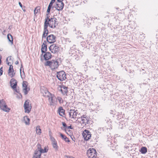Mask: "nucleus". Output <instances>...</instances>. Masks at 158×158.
<instances>
[{
	"label": "nucleus",
	"instance_id": "nucleus-1",
	"mask_svg": "<svg viewBox=\"0 0 158 158\" xmlns=\"http://www.w3.org/2000/svg\"><path fill=\"white\" fill-rule=\"evenodd\" d=\"M46 15V17L45 18L44 24H47V26H49L50 28L54 29L58 25L57 19L56 18L53 17L49 18L48 13Z\"/></svg>",
	"mask_w": 158,
	"mask_h": 158
},
{
	"label": "nucleus",
	"instance_id": "nucleus-2",
	"mask_svg": "<svg viewBox=\"0 0 158 158\" xmlns=\"http://www.w3.org/2000/svg\"><path fill=\"white\" fill-rule=\"evenodd\" d=\"M45 66H48L53 71L57 69L59 65V62L56 59L47 60L44 64Z\"/></svg>",
	"mask_w": 158,
	"mask_h": 158
},
{
	"label": "nucleus",
	"instance_id": "nucleus-3",
	"mask_svg": "<svg viewBox=\"0 0 158 158\" xmlns=\"http://www.w3.org/2000/svg\"><path fill=\"white\" fill-rule=\"evenodd\" d=\"M69 114L70 118L74 119L77 118L76 120L80 118V114L78 113L77 110H75L73 109H71L69 112Z\"/></svg>",
	"mask_w": 158,
	"mask_h": 158
},
{
	"label": "nucleus",
	"instance_id": "nucleus-4",
	"mask_svg": "<svg viewBox=\"0 0 158 158\" xmlns=\"http://www.w3.org/2000/svg\"><path fill=\"white\" fill-rule=\"evenodd\" d=\"M0 108L1 109L6 112H9L10 110V109L8 107L3 99L0 100Z\"/></svg>",
	"mask_w": 158,
	"mask_h": 158
},
{
	"label": "nucleus",
	"instance_id": "nucleus-5",
	"mask_svg": "<svg viewBox=\"0 0 158 158\" xmlns=\"http://www.w3.org/2000/svg\"><path fill=\"white\" fill-rule=\"evenodd\" d=\"M56 77L61 81L64 80L66 78V74L63 71H61L57 73Z\"/></svg>",
	"mask_w": 158,
	"mask_h": 158
},
{
	"label": "nucleus",
	"instance_id": "nucleus-6",
	"mask_svg": "<svg viewBox=\"0 0 158 158\" xmlns=\"http://www.w3.org/2000/svg\"><path fill=\"white\" fill-rule=\"evenodd\" d=\"M96 153L95 149H89L87 152L89 158H95L96 157Z\"/></svg>",
	"mask_w": 158,
	"mask_h": 158
},
{
	"label": "nucleus",
	"instance_id": "nucleus-7",
	"mask_svg": "<svg viewBox=\"0 0 158 158\" xmlns=\"http://www.w3.org/2000/svg\"><path fill=\"white\" fill-rule=\"evenodd\" d=\"M49 49L52 53H56L59 51L60 50V48L58 45L56 44H53L51 45L50 46Z\"/></svg>",
	"mask_w": 158,
	"mask_h": 158
},
{
	"label": "nucleus",
	"instance_id": "nucleus-8",
	"mask_svg": "<svg viewBox=\"0 0 158 158\" xmlns=\"http://www.w3.org/2000/svg\"><path fill=\"white\" fill-rule=\"evenodd\" d=\"M17 81L14 78H12L10 81V86L16 92L18 93L19 92V89L17 88Z\"/></svg>",
	"mask_w": 158,
	"mask_h": 158
},
{
	"label": "nucleus",
	"instance_id": "nucleus-9",
	"mask_svg": "<svg viewBox=\"0 0 158 158\" xmlns=\"http://www.w3.org/2000/svg\"><path fill=\"white\" fill-rule=\"evenodd\" d=\"M82 135L85 140H89L91 137V132L88 130H85L83 131Z\"/></svg>",
	"mask_w": 158,
	"mask_h": 158
},
{
	"label": "nucleus",
	"instance_id": "nucleus-10",
	"mask_svg": "<svg viewBox=\"0 0 158 158\" xmlns=\"http://www.w3.org/2000/svg\"><path fill=\"white\" fill-rule=\"evenodd\" d=\"M24 107L25 110V112L29 113L31 110V104H29V100H26L24 104Z\"/></svg>",
	"mask_w": 158,
	"mask_h": 158
},
{
	"label": "nucleus",
	"instance_id": "nucleus-11",
	"mask_svg": "<svg viewBox=\"0 0 158 158\" xmlns=\"http://www.w3.org/2000/svg\"><path fill=\"white\" fill-rule=\"evenodd\" d=\"M64 4L62 1H57L56 2V5L54 7L58 11L61 10L64 7Z\"/></svg>",
	"mask_w": 158,
	"mask_h": 158
},
{
	"label": "nucleus",
	"instance_id": "nucleus-12",
	"mask_svg": "<svg viewBox=\"0 0 158 158\" xmlns=\"http://www.w3.org/2000/svg\"><path fill=\"white\" fill-rule=\"evenodd\" d=\"M56 97L52 95L48 98L49 102L51 106H55L57 104V101L55 99Z\"/></svg>",
	"mask_w": 158,
	"mask_h": 158
},
{
	"label": "nucleus",
	"instance_id": "nucleus-13",
	"mask_svg": "<svg viewBox=\"0 0 158 158\" xmlns=\"http://www.w3.org/2000/svg\"><path fill=\"white\" fill-rule=\"evenodd\" d=\"M47 40L50 44L54 43L56 40V37L53 35H50L47 37Z\"/></svg>",
	"mask_w": 158,
	"mask_h": 158
},
{
	"label": "nucleus",
	"instance_id": "nucleus-14",
	"mask_svg": "<svg viewBox=\"0 0 158 158\" xmlns=\"http://www.w3.org/2000/svg\"><path fill=\"white\" fill-rule=\"evenodd\" d=\"M80 118L81 120L82 123L84 126L86 124H89V118L85 115H83L82 116L80 117Z\"/></svg>",
	"mask_w": 158,
	"mask_h": 158
},
{
	"label": "nucleus",
	"instance_id": "nucleus-15",
	"mask_svg": "<svg viewBox=\"0 0 158 158\" xmlns=\"http://www.w3.org/2000/svg\"><path fill=\"white\" fill-rule=\"evenodd\" d=\"M27 82L23 81V90L25 95H26L28 93V91L30 90V89L27 88Z\"/></svg>",
	"mask_w": 158,
	"mask_h": 158
},
{
	"label": "nucleus",
	"instance_id": "nucleus-16",
	"mask_svg": "<svg viewBox=\"0 0 158 158\" xmlns=\"http://www.w3.org/2000/svg\"><path fill=\"white\" fill-rule=\"evenodd\" d=\"M56 0H51L50 2L47 10V13L49 14L50 12L51 9L52 8H53L54 6H52L53 4L55 2ZM57 1H62L63 0H57Z\"/></svg>",
	"mask_w": 158,
	"mask_h": 158
},
{
	"label": "nucleus",
	"instance_id": "nucleus-17",
	"mask_svg": "<svg viewBox=\"0 0 158 158\" xmlns=\"http://www.w3.org/2000/svg\"><path fill=\"white\" fill-rule=\"evenodd\" d=\"M48 26L47 24H44V31L42 35V38H45L48 33Z\"/></svg>",
	"mask_w": 158,
	"mask_h": 158
},
{
	"label": "nucleus",
	"instance_id": "nucleus-18",
	"mask_svg": "<svg viewBox=\"0 0 158 158\" xmlns=\"http://www.w3.org/2000/svg\"><path fill=\"white\" fill-rule=\"evenodd\" d=\"M61 89H60V91L62 94L64 95H67L68 93V87L62 85L61 86Z\"/></svg>",
	"mask_w": 158,
	"mask_h": 158
},
{
	"label": "nucleus",
	"instance_id": "nucleus-19",
	"mask_svg": "<svg viewBox=\"0 0 158 158\" xmlns=\"http://www.w3.org/2000/svg\"><path fill=\"white\" fill-rule=\"evenodd\" d=\"M46 43V41H44L42 45L41 51L43 53H45L47 51V45L45 44Z\"/></svg>",
	"mask_w": 158,
	"mask_h": 158
},
{
	"label": "nucleus",
	"instance_id": "nucleus-20",
	"mask_svg": "<svg viewBox=\"0 0 158 158\" xmlns=\"http://www.w3.org/2000/svg\"><path fill=\"white\" fill-rule=\"evenodd\" d=\"M44 55V59L45 60H48L51 58L52 55L49 52H45Z\"/></svg>",
	"mask_w": 158,
	"mask_h": 158
},
{
	"label": "nucleus",
	"instance_id": "nucleus-21",
	"mask_svg": "<svg viewBox=\"0 0 158 158\" xmlns=\"http://www.w3.org/2000/svg\"><path fill=\"white\" fill-rule=\"evenodd\" d=\"M41 92L43 94V96L46 97H47L49 98L51 95H52V94H51L47 90L43 91H41Z\"/></svg>",
	"mask_w": 158,
	"mask_h": 158
},
{
	"label": "nucleus",
	"instance_id": "nucleus-22",
	"mask_svg": "<svg viewBox=\"0 0 158 158\" xmlns=\"http://www.w3.org/2000/svg\"><path fill=\"white\" fill-rule=\"evenodd\" d=\"M48 149H40V150H36L40 156H41V153L47 152L48 151Z\"/></svg>",
	"mask_w": 158,
	"mask_h": 158
},
{
	"label": "nucleus",
	"instance_id": "nucleus-23",
	"mask_svg": "<svg viewBox=\"0 0 158 158\" xmlns=\"http://www.w3.org/2000/svg\"><path fill=\"white\" fill-rule=\"evenodd\" d=\"M58 111H59V115L61 116H63L64 114L65 110L62 107H59Z\"/></svg>",
	"mask_w": 158,
	"mask_h": 158
},
{
	"label": "nucleus",
	"instance_id": "nucleus-24",
	"mask_svg": "<svg viewBox=\"0 0 158 158\" xmlns=\"http://www.w3.org/2000/svg\"><path fill=\"white\" fill-rule=\"evenodd\" d=\"M24 123L26 125H29L30 124V119L27 116H25L23 118Z\"/></svg>",
	"mask_w": 158,
	"mask_h": 158
},
{
	"label": "nucleus",
	"instance_id": "nucleus-25",
	"mask_svg": "<svg viewBox=\"0 0 158 158\" xmlns=\"http://www.w3.org/2000/svg\"><path fill=\"white\" fill-rule=\"evenodd\" d=\"M59 134L60 135L61 137L62 138V139H64L66 142H69V139L66 136L62 134L60 132H59Z\"/></svg>",
	"mask_w": 158,
	"mask_h": 158
},
{
	"label": "nucleus",
	"instance_id": "nucleus-26",
	"mask_svg": "<svg viewBox=\"0 0 158 158\" xmlns=\"http://www.w3.org/2000/svg\"><path fill=\"white\" fill-rule=\"evenodd\" d=\"M61 130H63L65 132L68 134H69V133L67 132V131H68V130H69V129H73V128L72 127H71V126H67V127L66 128H65L64 129L63 127H60Z\"/></svg>",
	"mask_w": 158,
	"mask_h": 158
},
{
	"label": "nucleus",
	"instance_id": "nucleus-27",
	"mask_svg": "<svg viewBox=\"0 0 158 158\" xmlns=\"http://www.w3.org/2000/svg\"><path fill=\"white\" fill-rule=\"evenodd\" d=\"M7 37L9 41L12 44H13V38L12 35L10 34H9L7 35Z\"/></svg>",
	"mask_w": 158,
	"mask_h": 158
},
{
	"label": "nucleus",
	"instance_id": "nucleus-28",
	"mask_svg": "<svg viewBox=\"0 0 158 158\" xmlns=\"http://www.w3.org/2000/svg\"><path fill=\"white\" fill-rule=\"evenodd\" d=\"M36 133L39 135H40L41 133V130L39 126H37L36 127Z\"/></svg>",
	"mask_w": 158,
	"mask_h": 158
},
{
	"label": "nucleus",
	"instance_id": "nucleus-29",
	"mask_svg": "<svg viewBox=\"0 0 158 158\" xmlns=\"http://www.w3.org/2000/svg\"><path fill=\"white\" fill-rule=\"evenodd\" d=\"M56 101L58 100L60 104L62 103L63 102V100L62 98L60 97H57L55 98Z\"/></svg>",
	"mask_w": 158,
	"mask_h": 158
},
{
	"label": "nucleus",
	"instance_id": "nucleus-30",
	"mask_svg": "<svg viewBox=\"0 0 158 158\" xmlns=\"http://www.w3.org/2000/svg\"><path fill=\"white\" fill-rule=\"evenodd\" d=\"M15 73L14 72V71H10L9 72V71H8V74L9 76H10L11 77H14L15 75Z\"/></svg>",
	"mask_w": 158,
	"mask_h": 158
},
{
	"label": "nucleus",
	"instance_id": "nucleus-31",
	"mask_svg": "<svg viewBox=\"0 0 158 158\" xmlns=\"http://www.w3.org/2000/svg\"><path fill=\"white\" fill-rule=\"evenodd\" d=\"M38 153L35 151L32 158H40L41 156H40Z\"/></svg>",
	"mask_w": 158,
	"mask_h": 158
},
{
	"label": "nucleus",
	"instance_id": "nucleus-32",
	"mask_svg": "<svg viewBox=\"0 0 158 158\" xmlns=\"http://www.w3.org/2000/svg\"><path fill=\"white\" fill-rule=\"evenodd\" d=\"M40 6H37L34 10V14L36 15L38 12L40 11Z\"/></svg>",
	"mask_w": 158,
	"mask_h": 158
},
{
	"label": "nucleus",
	"instance_id": "nucleus-33",
	"mask_svg": "<svg viewBox=\"0 0 158 158\" xmlns=\"http://www.w3.org/2000/svg\"><path fill=\"white\" fill-rule=\"evenodd\" d=\"M139 151L142 154H145L147 152V149H140Z\"/></svg>",
	"mask_w": 158,
	"mask_h": 158
},
{
	"label": "nucleus",
	"instance_id": "nucleus-34",
	"mask_svg": "<svg viewBox=\"0 0 158 158\" xmlns=\"http://www.w3.org/2000/svg\"><path fill=\"white\" fill-rule=\"evenodd\" d=\"M53 147L54 148H57L58 147L56 141L52 143Z\"/></svg>",
	"mask_w": 158,
	"mask_h": 158
},
{
	"label": "nucleus",
	"instance_id": "nucleus-35",
	"mask_svg": "<svg viewBox=\"0 0 158 158\" xmlns=\"http://www.w3.org/2000/svg\"><path fill=\"white\" fill-rule=\"evenodd\" d=\"M105 121L108 124H110V125L111 126L110 123H111V120L109 118H106L105 119Z\"/></svg>",
	"mask_w": 158,
	"mask_h": 158
},
{
	"label": "nucleus",
	"instance_id": "nucleus-36",
	"mask_svg": "<svg viewBox=\"0 0 158 158\" xmlns=\"http://www.w3.org/2000/svg\"><path fill=\"white\" fill-rule=\"evenodd\" d=\"M14 71V69L13 68V66L12 65H10L9 69L8 70V71H9V72L10 71Z\"/></svg>",
	"mask_w": 158,
	"mask_h": 158
},
{
	"label": "nucleus",
	"instance_id": "nucleus-37",
	"mask_svg": "<svg viewBox=\"0 0 158 158\" xmlns=\"http://www.w3.org/2000/svg\"><path fill=\"white\" fill-rule=\"evenodd\" d=\"M62 124L63 126V127L64 129L67 128V125L65 123L62 122Z\"/></svg>",
	"mask_w": 158,
	"mask_h": 158
},
{
	"label": "nucleus",
	"instance_id": "nucleus-38",
	"mask_svg": "<svg viewBox=\"0 0 158 158\" xmlns=\"http://www.w3.org/2000/svg\"><path fill=\"white\" fill-rule=\"evenodd\" d=\"M74 48L73 47H72L71 48H70V52H71L72 54L74 53V51L73 50V49Z\"/></svg>",
	"mask_w": 158,
	"mask_h": 158
},
{
	"label": "nucleus",
	"instance_id": "nucleus-39",
	"mask_svg": "<svg viewBox=\"0 0 158 158\" xmlns=\"http://www.w3.org/2000/svg\"><path fill=\"white\" fill-rule=\"evenodd\" d=\"M11 56L8 57L6 59V62H7L8 61V60H11Z\"/></svg>",
	"mask_w": 158,
	"mask_h": 158
},
{
	"label": "nucleus",
	"instance_id": "nucleus-40",
	"mask_svg": "<svg viewBox=\"0 0 158 158\" xmlns=\"http://www.w3.org/2000/svg\"><path fill=\"white\" fill-rule=\"evenodd\" d=\"M2 67L0 69V76H1L2 74V73H3V71L2 70Z\"/></svg>",
	"mask_w": 158,
	"mask_h": 158
},
{
	"label": "nucleus",
	"instance_id": "nucleus-41",
	"mask_svg": "<svg viewBox=\"0 0 158 158\" xmlns=\"http://www.w3.org/2000/svg\"><path fill=\"white\" fill-rule=\"evenodd\" d=\"M67 132L69 133L68 135H70L72 134L71 131L70 130H68V131H67Z\"/></svg>",
	"mask_w": 158,
	"mask_h": 158
},
{
	"label": "nucleus",
	"instance_id": "nucleus-42",
	"mask_svg": "<svg viewBox=\"0 0 158 158\" xmlns=\"http://www.w3.org/2000/svg\"><path fill=\"white\" fill-rule=\"evenodd\" d=\"M51 140L52 141V143L53 142L56 141L55 139H54V138L52 137H51Z\"/></svg>",
	"mask_w": 158,
	"mask_h": 158
},
{
	"label": "nucleus",
	"instance_id": "nucleus-43",
	"mask_svg": "<svg viewBox=\"0 0 158 158\" xmlns=\"http://www.w3.org/2000/svg\"><path fill=\"white\" fill-rule=\"evenodd\" d=\"M65 158H74L73 157L70 156H65Z\"/></svg>",
	"mask_w": 158,
	"mask_h": 158
},
{
	"label": "nucleus",
	"instance_id": "nucleus-44",
	"mask_svg": "<svg viewBox=\"0 0 158 158\" xmlns=\"http://www.w3.org/2000/svg\"><path fill=\"white\" fill-rule=\"evenodd\" d=\"M37 148H41V145L40 144H38L37 145Z\"/></svg>",
	"mask_w": 158,
	"mask_h": 158
},
{
	"label": "nucleus",
	"instance_id": "nucleus-45",
	"mask_svg": "<svg viewBox=\"0 0 158 158\" xmlns=\"http://www.w3.org/2000/svg\"><path fill=\"white\" fill-rule=\"evenodd\" d=\"M19 4L20 6L21 7H22V4L21 3V2H19Z\"/></svg>",
	"mask_w": 158,
	"mask_h": 158
},
{
	"label": "nucleus",
	"instance_id": "nucleus-46",
	"mask_svg": "<svg viewBox=\"0 0 158 158\" xmlns=\"http://www.w3.org/2000/svg\"><path fill=\"white\" fill-rule=\"evenodd\" d=\"M22 67H23V65H22V64H21V68H22ZM21 69H20V74H21ZM21 77H22L21 75Z\"/></svg>",
	"mask_w": 158,
	"mask_h": 158
},
{
	"label": "nucleus",
	"instance_id": "nucleus-47",
	"mask_svg": "<svg viewBox=\"0 0 158 158\" xmlns=\"http://www.w3.org/2000/svg\"><path fill=\"white\" fill-rule=\"evenodd\" d=\"M19 61H16L15 62V64L17 65V64H19Z\"/></svg>",
	"mask_w": 158,
	"mask_h": 158
},
{
	"label": "nucleus",
	"instance_id": "nucleus-48",
	"mask_svg": "<svg viewBox=\"0 0 158 158\" xmlns=\"http://www.w3.org/2000/svg\"><path fill=\"white\" fill-rule=\"evenodd\" d=\"M7 64H8V65L10 66V65H11V64H11V63L10 62H7Z\"/></svg>",
	"mask_w": 158,
	"mask_h": 158
},
{
	"label": "nucleus",
	"instance_id": "nucleus-49",
	"mask_svg": "<svg viewBox=\"0 0 158 158\" xmlns=\"http://www.w3.org/2000/svg\"><path fill=\"white\" fill-rule=\"evenodd\" d=\"M94 19H99V18H98L97 17H96L95 18H94Z\"/></svg>",
	"mask_w": 158,
	"mask_h": 158
},
{
	"label": "nucleus",
	"instance_id": "nucleus-50",
	"mask_svg": "<svg viewBox=\"0 0 158 158\" xmlns=\"http://www.w3.org/2000/svg\"><path fill=\"white\" fill-rule=\"evenodd\" d=\"M141 148H147L145 147H142Z\"/></svg>",
	"mask_w": 158,
	"mask_h": 158
},
{
	"label": "nucleus",
	"instance_id": "nucleus-51",
	"mask_svg": "<svg viewBox=\"0 0 158 158\" xmlns=\"http://www.w3.org/2000/svg\"><path fill=\"white\" fill-rule=\"evenodd\" d=\"M2 48H0V51H2Z\"/></svg>",
	"mask_w": 158,
	"mask_h": 158
},
{
	"label": "nucleus",
	"instance_id": "nucleus-52",
	"mask_svg": "<svg viewBox=\"0 0 158 158\" xmlns=\"http://www.w3.org/2000/svg\"><path fill=\"white\" fill-rule=\"evenodd\" d=\"M23 72L24 74V71H23Z\"/></svg>",
	"mask_w": 158,
	"mask_h": 158
},
{
	"label": "nucleus",
	"instance_id": "nucleus-53",
	"mask_svg": "<svg viewBox=\"0 0 158 158\" xmlns=\"http://www.w3.org/2000/svg\"><path fill=\"white\" fill-rule=\"evenodd\" d=\"M68 41H69V42H71V41H69V40H68Z\"/></svg>",
	"mask_w": 158,
	"mask_h": 158
}]
</instances>
